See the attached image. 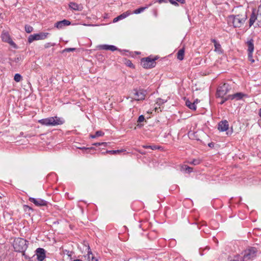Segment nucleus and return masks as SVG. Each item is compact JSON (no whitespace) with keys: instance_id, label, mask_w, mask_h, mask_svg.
I'll use <instances>...</instances> for the list:
<instances>
[{"instance_id":"f257e3e1","label":"nucleus","mask_w":261,"mask_h":261,"mask_svg":"<svg viewBox=\"0 0 261 261\" xmlns=\"http://www.w3.org/2000/svg\"><path fill=\"white\" fill-rule=\"evenodd\" d=\"M247 18L246 14L231 15L228 18V22L232 23L234 28H240L244 24Z\"/></svg>"},{"instance_id":"f03ea898","label":"nucleus","mask_w":261,"mask_h":261,"mask_svg":"<svg viewBox=\"0 0 261 261\" xmlns=\"http://www.w3.org/2000/svg\"><path fill=\"white\" fill-rule=\"evenodd\" d=\"M38 122L46 126H56L63 124L64 120L61 118L55 116L39 120Z\"/></svg>"},{"instance_id":"7ed1b4c3","label":"nucleus","mask_w":261,"mask_h":261,"mask_svg":"<svg viewBox=\"0 0 261 261\" xmlns=\"http://www.w3.org/2000/svg\"><path fill=\"white\" fill-rule=\"evenodd\" d=\"M27 241L21 238H17L14 240L13 247L17 252H24L27 248Z\"/></svg>"},{"instance_id":"20e7f679","label":"nucleus","mask_w":261,"mask_h":261,"mask_svg":"<svg viewBox=\"0 0 261 261\" xmlns=\"http://www.w3.org/2000/svg\"><path fill=\"white\" fill-rule=\"evenodd\" d=\"M257 251V249L254 247H251L245 250L242 253L244 261H250L253 259L256 256Z\"/></svg>"},{"instance_id":"39448f33","label":"nucleus","mask_w":261,"mask_h":261,"mask_svg":"<svg viewBox=\"0 0 261 261\" xmlns=\"http://www.w3.org/2000/svg\"><path fill=\"white\" fill-rule=\"evenodd\" d=\"M156 58L147 57L141 60V64L145 68H151L154 67L156 65L155 60Z\"/></svg>"},{"instance_id":"423d86ee","label":"nucleus","mask_w":261,"mask_h":261,"mask_svg":"<svg viewBox=\"0 0 261 261\" xmlns=\"http://www.w3.org/2000/svg\"><path fill=\"white\" fill-rule=\"evenodd\" d=\"M49 34L48 33L41 32L30 35L28 38V41L31 43L35 40H44L46 39Z\"/></svg>"},{"instance_id":"0eeeda50","label":"nucleus","mask_w":261,"mask_h":261,"mask_svg":"<svg viewBox=\"0 0 261 261\" xmlns=\"http://www.w3.org/2000/svg\"><path fill=\"white\" fill-rule=\"evenodd\" d=\"M230 90V87L228 84H224L220 86L217 89V95L219 97H224Z\"/></svg>"},{"instance_id":"6e6552de","label":"nucleus","mask_w":261,"mask_h":261,"mask_svg":"<svg viewBox=\"0 0 261 261\" xmlns=\"http://www.w3.org/2000/svg\"><path fill=\"white\" fill-rule=\"evenodd\" d=\"M134 95L133 99L135 100H144L146 96V91L143 90L134 89L132 91Z\"/></svg>"},{"instance_id":"1a4fd4ad","label":"nucleus","mask_w":261,"mask_h":261,"mask_svg":"<svg viewBox=\"0 0 261 261\" xmlns=\"http://www.w3.org/2000/svg\"><path fill=\"white\" fill-rule=\"evenodd\" d=\"M253 40L252 39H251L250 40H248L247 42V44L248 46V58L250 61L251 62V63L254 62V60L253 59L252 54L254 51V44H253Z\"/></svg>"},{"instance_id":"9d476101","label":"nucleus","mask_w":261,"mask_h":261,"mask_svg":"<svg viewBox=\"0 0 261 261\" xmlns=\"http://www.w3.org/2000/svg\"><path fill=\"white\" fill-rule=\"evenodd\" d=\"M253 40L252 39H251L250 40H248L247 42V44L248 46V58L250 61L251 62V63L254 62V60L253 59L252 54L254 51V44H253Z\"/></svg>"},{"instance_id":"9b49d317","label":"nucleus","mask_w":261,"mask_h":261,"mask_svg":"<svg viewBox=\"0 0 261 261\" xmlns=\"http://www.w3.org/2000/svg\"><path fill=\"white\" fill-rule=\"evenodd\" d=\"M29 200L31 202L34 203L35 205L38 206H45L46 205L47 203L46 201L40 198H34L33 197H30Z\"/></svg>"},{"instance_id":"f8f14e48","label":"nucleus","mask_w":261,"mask_h":261,"mask_svg":"<svg viewBox=\"0 0 261 261\" xmlns=\"http://www.w3.org/2000/svg\"><path fill=\"white\" fill-rule=\"evenodd\" d=\"M1 37L3 41L7 42L11 45H15V44L12 41L10 38L9 34L7 32L3 31L1 35Z\"/></svg>"},{"instance_id":"ddd939ff","label":"nucleus","mask_w":261,"mask_h":261,"mask_svg":"<svg viewBox=\"0 0 261 261\" xmlns=\"http://www.w3.org/2000/svg\"><path fill=\"white\" fill-rule=\"evenodd\" d=\"M70 24V21L66 19H64L61 21H57L55 24V27L57 28L58 29H61L64 27L69 25Z\"/></svg>"},{"instance_id":"4468645a","label":"nucleus","mask_w":261,"mask_h":261,"mask_svg":"<svg viewBox=\"0 0 261 261\" xmlns=\"http://www.w3.org/2000/svg\"><path fill=\"white\" fill-rule=\"evenodd\" d=\"M229 127V124L227 120H223L218 123V129L221 132L227 130Z\"/></svg>"},{"instance_id":"2eb2a0df","label":"nucleus","mask_w":261,"mask_h":261,"mask_svg":"<svg viewBox=\"0 0 261 261\" xmlns=\"http://www.w3.org/2000/svg\"><path fill=\"white\" fill-rule=\"evenodd\" d=\"M36 255L39 261H42L45 257V250L43 248H39L36 250Z\"/></svg>"},{"instance_id":"dca6fc26","label":"nucleus","mask_w":261,"mask_h":261,"mask_svg":"<svg viewBox=\"0 0 261 261\" xmlns=\"http://www.w3.org/2000/svg\"><path fill=\"white\" fill-rule=\"evenodd\" d=\"M99 48L100 49H103V50H110L112 51H115V50H118L120 51L119 49H118L117 47H116L114 45H101L99 46Z\"/></svg>"},{"instance_id":"f3484780","label":"nucleus","mask_w":261,"mask_h":261,"mask_svg":"<svg viewBox=\"0 0 261 261\" xmlns=\"http://www.w3.org/2000/svg\"><path fill=\"white\" fill-rule=\"evenodd\" d=\"M246 95L241 92H238L234 94L228 95V98L231 100L236 99L237 100H240L245 96Z\"/></svg>"},{"instance_id":"a211bd4d","label":"nucleus","mask_w":261,"mask_h":261,"mask_svg":"<svg viewBox=\"0 0 261 261\" xmlns=\"http://www.w3.org/2000/svg\"><path fill=\"white\" fill-rule=\"evenodd\" d=\"M69 7L73 10L75 11H82L83 9V7L81 4H77L75 3L71 2L69 4Z\"/></svg>"},{"instance_id":"6ab92c4d","label":"nucleus","mask_w":261,"mask_h":261,"mask_svg":"<svg viewBox=\"0 0 261 261\" xmlns=\"http://www.w3.org/2000/svg\"><path fill=\"white\" fill-rule=\"evenodd\" d=\"M258 13L256 14L255 10H253L249 19V27H251L255 20L257 21Z\"/></svg>"},{"instance_id":"aec40b11","label":"nucleus","mask_w":261,"mask_h":261,"mask_svg":"<svg viewBox=\"0 0 261 261\" xmlns=\"http://www.w3.org/2000/svg\"><path fill=\"white\" fill-rule=\"evenodd\" d=\"M244 258L243 255L237 254L235 255L233 257L229 256L228 257V261H244Z\"/></svg>"},{"instance_id":"412c9836","label":"nucleus","mask_w":261,"mask_h":261,"mask_svg":"<svg viewBox=\"0 0 261 261\" xmlns=\"http://www.w3.org/2000/svg\"><path fill=\"white\" fill-rule=\"evenodd\" d=\"M88 257L87 259L89 261H97V259H95L93 256L92 251L89 245H88Z\"/></svg>"},{"instance_id":"4be33fe9","label":"nucleus","mask_w":261,"mask_h":261,"mask_svg":"<svg viewBox=\"0 0 261 261\" xmlns=\"http://www.w3.org/2000/svg\"><path fill=\"white\" fill-rule=\"evenodd\" d=\"M185 54V49L184 48L179 49L177 54V58L178 60L181 61L184 59Z\"/></svg>"},{"instance_id":"5701e85b","label":"nucleus","mask_w":261,"mask_h":261,"mask_svg":"<svg viewBox=\"0 0 261 261\" xmlns=\"http://www.w3.org/2000/svg\"><path fill=\"white\" fill-rule=\"evenodd\" d=\"M193 168L190 167L187 165H184L181 166V171H185L187 173H190L193 171Z\"/></svg>"},{"instance_id":"b1692460","label":"nucleus","mask_w":261,"mask_h":261,"mask_svg":"<svg viewBox=\"0 0 261 261\" xmlns=\"http://www.w3.org/2000/svg\"><path fill=\"white\" fill-rule=\"evenodd\" d=\"M186 106L189 107L190 109L193 110H196V106L195 105V102H191L189 100H187L186 102Z\"/></svg>"},{"instance_id":"393cba45","label":"nucleus","mask_w":261,"mask_h":261,"mask_svg":"<svg viewBox=\"0 0 261 261\" xmlns=\"http://www.w3.org/2000/svg\"><path fill=\"white\" fill-rule=\"evenodd\" d=\"M151 6V4H149L148 6H146V7H140L136 10H135L134 12H133V13L134 14H139L142 12H143L145 9H147L148 8L149 6Z\"/></svg>"},{"instance_id":"a878e982","label":"nucleus","mask_w":261,"mask_h":261,"mask_svg":"<svg viewBox=\"0 0 261 261\" xmlns=\"http://www.w3.org/2000/svg\"><path fill=\"white\" fill-rule=\"evenodd\" d=\"M132 13L129 11H127L121 14V15H119V18L120 20L123 19L126 17L128 16L130 14H131Z\"/></svg>"},{"instance_id":"bb28decb","label":"nucleus","mask_w":261,"mask_h":261,"mask_svg":"<svg viewBox=\"0 0 261 261\" xmlns=\"http://www.w3.org/2000/svg\"><path fill=\"white\" fill-rule=\"evenodd\" d=\"M124 150L123 149L120 150H107L106 153H108L111 154H116L117 153H120L121 152H123Z\"/></svg>"},{"instance_id":"cd10ccee","label":"nucleus","mask_w":261,"mask_h":261,"mask_svg":"<svg viewBox=\"0 0 261 261\" xmlns=\"http://www.w3.org/2000/svg\"><path fill=\"white\" fill-rule=\"evenodd\" d=\"M257 25L258 27H261V8L260 7H259L258 10Z\"/></svg>"},{"instance_id":"c85d7f7f","label":"nucleus","mask_w":261,"mask_h":261,"mask_svg":"<svg viewBox=\"0 0 261 261\" xmlns=\"http://www.w3.org/2000/svg\"><path fill=\"white\" fill-rule=\"evenodd\" d=\"M14 80L16 82H19L22 80V76L20 74L16 73L14 75Z\"/></svg>"},{"instance_id":"c756f323","label":"nucleus","mask_w":261,"mask_h":261,"mask_svg":"<svg viewBox=\"0 0 261 261\" xmlns=\"http://www.w3.org/2000/svg\"><path fill=\"white\" fill-rule=\"evenodd\" d=\"M188 163L194 165H197L200 163V160L199 159H193L191 162H188Z\"/></svg>"},{"instance_id":"7c9ffc66","label":"nucleus","mask_w":261,"mask_h":261,"mask_svg":"<svg viewBox=\"0 0 261 261\" xmlns=\"http://www.w3.org/2000/svg\"><path fill=\"white\" fill-rule=\"evenodd\" d=\"M215 46V50L218 52H221V46L218 42L217 44L214 45Z\"/></svg>"},{"instance_id":"2f4dec72","label":"nucleus","mask_w":261,"mask_h":261,"mask_svg":"<svg viewBox=\"0 0 261 261\" xmlns=\"http://www.w3.org/2000/svg\"><path fill=\"white\" fill-rule=\"evenodd\" d=\"M33 30V28L32 27L28 25H25V31L28 33H31Z\"/></svg>"},{"instance_id":"473e14b6","label":"nucleus","mask_w":261,"mask_h":261,"mask_svg":"<svg viewBox=\"0 0 261 261\" xmlns=\"http://www.w3.org/2000/svg\"><path fill=\"white\" fill-rule=\"evenodd\" d=\"M166 101L164 100L163 99H162L161 98H158L156 100V104L158 106H161Z\"/></svg>"},{"instance_id":"72a5a7b5","label":"nucleus","mask_w":261,"mask_h":261,"mask_svg":"<svg viewBox=\"0 0 261 261\" xmlns=\"http://www.w3.org/2000/svg\"><path fill=\"white\" fill-rule=\"evenodd\" d=\"M144 148H150L152 150H155L157 148L156 146L155 145L150 146V145H144L143 146Z\"/></svg>"},{"instance_id":"f704fd0d","label":"nucleus","mask_w":261,"mask_h":261,"mask_svg":"<svg viewBox=\"0 0 261 261\" xmlns=\"http://www.w3.org/2000/svg\"><path fill=\"white\" fill-rule=\"evenodd\" d=\"M221 98H222V100L220 102V104H221V105L223 104L226 100L230 99V98H228V95H227L225 97H223Z\"/></svg>"},{"instance_id":"c9c22d12","label":"nucleus","mask_w":261,"mask_h":261,"mask_svg":"<svg viewBox=\"0 0 261 261\" xmlns=\"http://www.w3.org/2000/svg\"><path fill=\"white\" fill-rule=\"evenodd\" d=\"M104 135V133L102 132V131H97L96 133H95V136H96V137H100V136H102Z\"/></svg>"},{"instance_id":"e433bc0d","label":"nucleus","mask_w":261,"mask_h":261,"mask_svg":"<svg viewBox=\"0 0 261 261\" xmlns=\"http://www.w3.org/2000/svg\"><path fill=\"white\" fill-rule=\"evenodd\" d=\"M75 49V48H66L63 50V52L72 51H74Z\"/></svg>"},{"instance_id":"4c0bfd02","label":"nucleus","mask_w":261,"mask_h":261,"mask_svg":"<svg viewBox=\"0 0 261 261\" xmlns=\"http://www.w3.org/2000/svg\"><path fill=\"white\" fill-rule=\"evenodd\" d=\"M144 120H145L144 116L143 115H141L139 117L138 119V122H142L144 121Z\"/></svg>"},{"instance_id":"58836bf2","label":"nucleus","mask_w":261,"mask_h":261,"mask_svg":"<svg viewBox=\"0 0 261 261\" xmlns=\"http://www.w3.org/2000/svg\"><path fill=\"white\" fill-rule=\"evenodd\" d=\"M127 65L129 66L130 67H132V68H134V65H133V64L130 61H128L127 62Z\"/></svg>"},{"instance_id":"ea45409f","label":"nucleus","mask_w":261,"mask_h":261,"mask_svg":"<svg viewBox=\"0 0 261 261\" xmlns=\"http://www.w3.org/2000/svg\"><path fill=\"white\" fill-rule=\"evenodd\" d=\"M169 2H170L171 4L174 5H178V4L177 3V2L174 0H169Z\"/></svg>"},{"instance_id":"a19ab883","label":"nucleus","mask_w":261,"mask_h":261,"mask_svg":"<svg viewBox=\"0 0 261 261\" xmlns=\"http://www.w3.org/2000/svg\"><path fill=\"white\" fill-rule=\"evenodd\" d=\"M54 44H50V43H46V44H45L44 47H45V48H48V47H49V46H54Z\"/></svg>"},{"instance_id":"79ce46f5","label":"nucleus","mask_w":261,"mask_h":261,"mask_svg":"<svg viewBox=\"0 0 261 261\" xmlns=\"http://www.w3.org/2000/svg\"><path fill=\"white\" fill-rule=\"evenodd\" d=\"M79 148L81 149H82V150H89V149H92L93 148L91 147V148H86V147H82V148H80V147H79Z\"/></svg>"},{"instance_id":"37998d69","label":"nucleus","mask_w":261,"mask_h":261,"mask_svg":"<svg viewBox=\"0 0 261 261\" xmlns=\"http://www.w3.org/2000/svg\"><path fill=\"white\" fill-rule=\"evenodd\" d=\"M119 17L117 16V17H115L114 19H113V22H117L118 20H119Z\"/></svg>"},{"instance_id":"c03bdc74","label":"nucleus","mask_w":261,"mask_h":261,"mask_svg":"<svg viewBox=\"0 0 261 261\" xmlns=\"http://www.w3.org/2000/svg\"><path fill=\"white\" fill-rule=\"evenodd\" d=\"M176 1L180 3L181 4L185 3V0H176Z\"/></svg>"},{"instance_id":"a18cd8bd","label":"nucleus","mask_w":261,"mask_h":261,"mask_svg":"<svg viewBox=\"0 0 261 261\" xmlns=\"http://www.w3.org/2000/svg\"><path fill=\"white\" fill-rule=\"evenodd\" d=\"M211 41H212V42H213L214 43V45L218 43L217 41L215 39H212L211 40Z\"/></svg>"},{"instance_id":"49530a36","label":"nucleus","mask_w":261,"mask_h":261,"mask_svg":"<svg viewBox=\"0 0 261 261\" xmlns=\"http://www.w3.org/2000/svg\"><path fill=\"white\" fill-rule=\"evenodd\" d=\"M94 145H95V146H100L101 145V143H94L93 144Z\"/></svg>"},{"instance_id":"de8ad7c7","label":"nucleus","mask_w":261,"mask_h":261,"mask_svg":"<svg viewBox=\"0 0 261 261\" xmlns=\"http://www.w3.org/2000/svg\"><path fill=\"white\" fill-rule=\"evenodd\" d=\"M107 144V143L106 142H101V145H104V146H106Z\"/></svg>"},{"instance_id":"09e8293b","label":"nucleus","mask_w":261,"mask_h":261,"mask_svg":"<svg viewBox=\"0 0 261 261\" xmlns=\"http://www.w3.org/2000/svg\"><path fill=\"white\" fill-rule=\"evenodd\" d=\"M160 109V108H157V107H156L154 108V109H155V111H157L158 112H159V110Z\"/></svg>"},{"instance_id":"8fccbe9b","label":"nucleus","mask_w":261,"mask_h":261,"mask_svg":"<svg viewBox=\"0 0 261 261\" xmlns=\"http://www.w3.org/2000/svg\"><path fill=\"white\" fill-rule=\"evenodd\" d=\"M258 115L261 117V108L259 110Z\"/></svg>"},{"instance_id":"3c124183","label":"nucleus","mask_w":261,"mask_h":261,"mask_svg":"<svg viewBox=\"0 0 261 261\" xmlns=\"http://www.w3.org/2000/svg\"><path fill=\"white\" fill-rule=\"evenodd\" d=\"M24 207L29 210H32L30 206H29L28 205H24Z\"/></svg>"},{"instance_id":"603ef678","label":"nucleus","mask_w":261,"mask_h":261,"mask_svg":"<svg viewBox=\"0 0 261 261\" xmlns=\"http://www.w3.org/2000/svg\"><path fill=\"white\" fill-rule=\"evenodd\" d=\"M163 2H164V0H159V1H158V2H159V3H160V4H161V3H163Z\"/></svg>"},{"instance_id":"864d4df0","label":"nucleus","mask_w":261,"mask_h":261,"mask_svg":"<svg viewBox=\"0 0 261 261\" xmlns=\"http://www.w3.org/2000/svg\"><path fill=\"white\" fill-rule=\"evenodd\" d=\"M91 137L92 138H95L96 137V136H95V134L94 135H91Z\"/></svg>"},{"instance_id":"5fc2aeb1","label":"nucleus","mask_w":261,"mask_h":261,"mask_svg":"<svg viewBox=\"0 0 261 261\" xmlns=\"http://www.w3.org/2000/svg\"><path fill=\"white\" fill-rule=\"evenodd\" d=\"M198 101H199L197 99L193 102H195V104H196V103H197L198 102Z\"/></svg>"},{"instance_id":"6e6d98bb","label":"nucleus","mask_w":261,"mask_h":261,"mask_svg":"<svg viewBox=\"0 0 261 261\" xmlns=\"http://www.w3.org/2000/svg\"><path fill=\"white\" fill-rule=\"evenodd\" d=\"M73 261H82V260L79 259H76L74 260Z\"/></svg>"},{"instance_id":"4d7b16f0","label":"nucleus","mask_w":261,"mask_h":261,"mask_svg":"<svg viewBox=\"0 0 261 261\" xmlns=\"http://www.w3.org/2000/svg\"><path fill=\"white\" fill-rule=\"evenodd\" d=\"M132 259H128V261H132Z\"/></svg>"}]
</instances>
